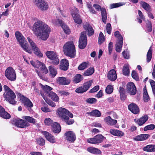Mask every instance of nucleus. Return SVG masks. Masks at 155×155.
Masks as SVG:
<instances>
[{
  "instance_id": "nucleus-11",
  "label": "nucleus",
  "mask_w": 155,
  "mask_h": 155,
  "mask_svg": "<svg viewBox=\"0 0 155 155\" xmlns=\"http://www.w3.org/2000/svg\"><path fill=\"white\" fill-rule=\"evenodd\" d=\"M3 95L5 99L10 104H15L16 103V101L15 100L16 96L12 91L6 94L4 93Z\"/></svg>"
},
{
  "instance_id": "nucleus-19",
  "label": "nucleus",
  "mask_w": 155,
  "mask_h": 155,
  "mask_svg": "<svg viewBox=\"0 0 155 155\" xmlns=\"http://www.w3.org/2000/svg\"><path fill=\"white\" fill-rule=\"evenodd\" d=\"M129 110L132 113L135 114L139 113L140 109L137 105L134 103L130 104L128 106Z\"/></svg>"
},
{
  "instance_id": "nucleus-52",
  "label": "nucleus",
  "mask_w": 155,
  "mask_h": 155,
  "mask_svg": "<svg viewBox=\"0 0 155 155\" xmlns=\"http://www.w3.org/2000/svg\"><path fill=\"white\" fill-rule=\"evenodd\" d=\"M104 36L102 32L100 33L99 38H98V42L100 44H101L104 41Z\"/></svg>"
},
{
  "instance_id": "nucleus-31",
  "label": "nucleus",
  "mask_w": 155,
  "mask_h": 155,
  "mask_svg": "<svg viewBox=\"0 0 155 155\" xmlns=\"http://www.w3.org/2000/svg\"><path fill=\"white\" fill-rule=\"evenodd\" d=\"M105 120L107 124L111 125H115L117 123V120L112 119L110 116L106 117L105 119Z\"/></svg>"
},
{
  "instance_id": "nucleus-6",
  "label": "nucleus",
  "mask_w": 155,
  "mask_h": 155,
  "mask_svg": "<svg viewBox=\"0 0 155 155\" xmlns=\"http://www.w3.org/2000/svg\"><path fill=\"white\" fill-rule=\"evenodd\" d=\"M114 36L118 39L117 41L116 44V51L117 52H120L121 51L123 44V38L118 31H115L114 34Z\"/></svg>"
},
{
  "instance_id": "nucleus-35",
  "label": "nucleus",
  "mask_w": 155,
  "mask_h": 155,
  "mask_svg": "<svg viewBox=\"0 0 155 155\" xmlns=\"http://www.w3.org/2000/svg\"><path fill=\"white\" fill-rule=\"evenodd\" d=\"M94 69L93 67H90L83 74V75L84 76H88L91 75L94 72Z\"/></svg>"
},
{
  "instance_id": "nucleus-60",
  "label": "nucleus",
  "mask_w": 155,
  "mask_h": 155,
  "mask_svg": "<svg viewBox=\"0 0 155 155\" xmlns=\"http://www.w3.org/2000/svg\"><path fill=\"white\" fill-rule=\"evenodd\" d=\"M99 89V86H96L89 91V93H94L97 91Z\"/></svg>"
},
{
  "instance_id": "nucleus-62",
  "label": "nucleus",
  "mask_w": 155,
  "mask_h": 155,
  "mask_svg": "<svg viewBox=\"0 0 155 155\" xmlns=\"http://www.w3.org/2000/svg\"><path fill=\"white\" fill-rule=\"evenodd\" d=\"M4 89L5 91V94H6L9 92H10L11 91H12V90L8 86H6V85H4L3 86Z\"/></svg>"
},
{
  "instance_id": "nucleus-54",
  "label": "nucleus",
  "mask_w": 155,
  "mask_h": 155,
  "mask_svg": "<svg viewBox=\"0 0 155 155\" xmlns=\"http://www.w3.org/2000/svg\"><path fill=\"white\" fill-rule=\"evenodd\" d=\"M155 126L153 124H151L148 125L144 127V130L146 131L148 130H152L155 128Z\"/></svg>"
},
{
  "instance_id": "nucleus-36",
  "label": "nucleus",
  "mask_w": 155,
  "mask_h": 155,
  "mask_svg": "<svg viewBox=\"0 0 155 155\" xmlns=\"http://www.w3.org/2000/svg\"><path fill=\"white\" fill-rule=\"evenodd\" d=\"M89 115L95 117H99L101 116V113L98 110L95 109L91 112L88 113Z\"/></svg>"
},
{
  "instance_id": "nucleus-27",
  "label": "nucleus",
  "mask_w": 155,
  "mask_h": 155,
  "mask_svg": "<svg viewBox=\"0 0 155 155\" xmlns=\"http://www.w3.org/2000/svg\"><path fill=\"white\" fill-rule=\"evenodd\" d=\"M149 136L148 134H142L136 136L134 140L137 141H142L147 139Z\"/></svg>"
},
{
  "instance_id": "nucleus-18",
  "label": "nucleus",
  "mask_w": 155,
  "mask_h": 155,
  "mask_svg": "<svg viewBox=\"0 0 155 155\" xmlns=\"http://www.w3.org/2000/svg\"><path fill=\"white\" fill-rule=\"evenodd\" d=\"M66 139L71 142H74L75 140L76 137L75 134L72 131H69L65 133Z\"/></svg>"
},
{
  "instance_id": "nucleus-14",
  "label": "nucleus",
  "mask_w": 155,
  "mask_h": 155,
  "mask_svg": "<svg viewBox=\"0 0 155 155\" xmlns=\"http://www.w3.org/2000/svg\"><path fill=\"white\" fill-rule=\"evenodd\" d=\"M71 13L75 22L78 24H81L82 23V20L78 14V9L76 8H74Z\"/></svg>"
},
{
  "instance_id": "nucleus-23",
  "label": "nucleus",
  "mask_w": 155,
  "mask_h": 155,
  "mask_svg": "<svg viewBox=\"0 0 155 155\" xmlns=\"http://www.w3.org/2000/svg\"><path fill=\"white\" fill-rule=\"evenodd\" d=\"M43 134L45 135V138L50 142L54 143L55 142V140L54 137L50 133L46 131L43 132Z\"/></svg>"
},
{
  "instance_id": "nucleus-33",
  "label": "nucleus",
  "mask_w": 155,
  "mask_h": 155,
  "mask_svg": "<svg viewBox=\"0 0 155 155\" xmlns=\"http://www.w3.org/2000/svg\"><path fill=\"white\" fill-rule=\"evenodd\" d=\"M140 4L143 8L147 12H150L151 11L150 6L147 3L144 2H140Z\"/></svg>"
},
{
  "instance_id": "nucleus-53",
  "label": "nucleus",
  "mask_w": 155,
  "mask_h": 155,
  "mask_svg": "<svg viewBox=\"0 0 155 155\" xmlns=\"http://www.w3.org/2000/svg\"><path fill=\"white\" fill-rule=\"evenodd\" d=\"M131 75L132 78L136 81H139V79L136 72L133 71L132 72Z\"/></svg>"
},
{
  "instance_id": "nucleus-48",
  "label": "nucleus",
  "mask_w": 155,
  "mask_h": 155,
  "mask_svg": "<svg viewBox=\"0 0 155 155\" xmlns=\"http://www.w3.org/2000/svg\"><path fill=\"white\" fill-rule=\"evenodd\" d=\"M123 72V74L125 75H128L129 74L130 71L128 65H127L124 67Z\"/></svg>"
},
{
  "instance_id": "nucleus-4",
  "label": "nucleus",
  "mask_w": 155,
  "mask_h": 155,
  "mask_svg": "<svg viewBox=\"0 0 155 155\" xmlns=\"http://www.w3.org/2000/svg\"><path fill=\"white\" fill-rule=\"evenodd\" d=\"M15 35L18 42L24 50L28 53L31 54L32 50L28 46V44L25 42V39L22 35L19 32L16 31L15 33Z\"/></svg>"
},
{
  "instance_id": "nucleus-43",
  "label": "nucleus",
  "mask_w": 155,
  "mask_h": 155,
  "mask_svg": "<svg viewBox=\"0 0 155 155\" xmlns=\"http://www.w3.org/2000/svg\"><path fill=\"white\" fill-rule=\"evenodd\" d=\"M83 79L82 76L80 74H77L74 77V81L75 83H77L81 81Z\"/></svg>"
},
{
  "instance_id": "nucleus-64",
  "label": "nucleus",
  "mask_w": 155,
  "mask_h": 155,
  "mask_svg": "<svg viewBox=\"0 0 155 155\" xmlns=\"http://www.w3.org/2000/svg\"><path fill=\"white\" fill-rule=\"evenodd\" d=\"M122 55L124 57L127 59H128L129 58V55L128 53L126 52L125 51H124L122 52Z\"/></svg>"
},
{
  "instance_id": "nucleus-22",
  "label": "nucleus",
  "mask_w": 155,
  "mask_h": 155,
  "mask_svg": "<svg viewBox=\"0 0 155 155\" xmlns=\"http://www.w3.org/2000/svg\"><path fill=\"white\" fill-rule=\"evenodd\" d=\"M69 66L68 61L66 59H62L60 61V68L63 70H67Z\"/></svg>"
},
{
  "instance_id": "nucleus-45",
  "label": "nucleus",
  "mask_w": 155,
  "mask_h": 155,
  "mask_svg": "<svg viewBox=\"0 0 155 155\" xmlns=\"http://www.w3.org/2000/svg\"><path fill=\"white\" fill-rule=\"evenodd\" d=\"M113 91V87L110 85H109L107 86L105 89L106 93L108 94H110L112 93Z\"/></svg>"
},
{
  "instance_id": "nucleus-10",
  "label": "nucleus",
  "mask_w": 155,
  "mask_h": 155,
  "mask_svg": "<svg viewBox=\"0 0 155 155\" xmlns=\"http://www.w3.org/2000/svg\"><path fill=\"white\" fill-rule=\"evenodd\" d=\"M105 137L101 134H98L92 138L87 139V141L91 144H98L101 143Z\"/></svg>"
},
{
  "instance_id": "nucleus-58",
  "label": "nucleus",
  "mask_w": 155,
  "mask_h": 155,
  "mask_svg": "<svg viewBox=\"0 0 155 155\" xmlns=\"http://www.w3.org/2000/svg\"><path fill=\"white\" fill-rule=\"evenodd\" d=\"M52 122V120L49 118H45L44 121L45 124L48 125H51L53 123Z\"/></svg>"
},
{
  "instance_id": "nucleus-9",
  "label": "nucleus",
  "mask_w": 155,
  "mask_h": 155,
  "mask_svg": "<svg viewBox=\"0 0 155 155\" xmlns=\"http://www.w3.org/2000/svg\"><path fill=\"white\" fill-rule=\"evenodd\" d=\"M5 75L10 80L14 81L16 79V75L15 71L11 67H9L6 69Z\"/></svg>"
},
{
  "instance_id": "nucleus-42",
  "label": "nucleus",
  "mask_w": 155,
  "mask_h": 155,
  "mask_svg": "<svg viewBox=\"0 0 155 155\" xmlns=\"http://www.w3.org/2000/svg\"><path fill=\"white\" fill-rule=\"evenodd\" d=\"M143 97L144 101L145 102H148L150 100L146 87L143 88Z\"/></svg>"
},
{
  "instance_id": "nucleus-13",
  "label": "nucleus",
  "mask_w": 155,
  "mask_h": 155,
  "mask_svg": "<svg viewBox=\"0 0 155 155\" xmlns=\"http://www.w3.org/2000/svg\"><path fill=\"white\" fill-rule=\"evenodd\" d=\"M52 22L56 25H60L65 33L67 34H69L70 32V29L62 21L59 19H54L52 20Z\"/></svg>"
},
{
  "instance_id": "nucleus-7",
  "label": "nucleus",
  "mask_w": 155,
  "mask_h": 155,
  "mask_svg": "<svg viewBox=\"0 0 155 155\" xmlns=\"http://www.w3.org/2000/svg\"><path fill=\"white\" fill-rule=\"evenodd\" d=\"M27 39L32 50L34 51V53L39 57H42V54L40 51L35 43L29 37H27Z\"/></svg>"
},
{
  "instance_id": "nucleus-25",
  "label": "nucleus",
  "mask_w": 155,
  "mask_h": 155,
  "mask_svg": "<svg viewBox=\"0 0 155 155\" xmlns=\"http://www.w3.org/2000/svg\"><path fill=\"white\" fill-rule=\"evenodd\" d=\"M52 129L53 132L58 133L61 131V129L59 124L57 122H54L51 124Z\"/></svg>"
},
{
  "instance_id": "nucleus-50",
  "label": "nucleus",
  "mask_w": 155,
  "mask_h": 155,
  "mask_svg": "<svg viewBox=\"0 0 155 155\" xmlns=\"http://www.w3.org/2000/svg\"><path fill=\"white\" fill-rule=\"evenodd\" d=\"M43 89L45 91V92L47 94V95L49 94V93L51 92V91L52 88L49 86L46 85L45 86H43Z\"/></svg>"
},
{
  "instance_id": "nucleus-16",
  "label": "nucleus",
  "mask_w": 155,
  "mask_h": 155,
  "mask_svg": "<svg viewBox=\"0 0 155 155\" xmlns=\"http://www.w3.org/2000/svg\"><path fill=\"white\" fill-rule=\"evenodd\" d=\"M127 91L130 95H134L136 94L137 92L136 88L133 83L130 82L127 84Z\"/></svg>"
},
{
  "instance_id": "nucleus-5",
  "label": "nucleus",
  "mask_w": 155,
  "mask_h": 155,
  "mask_svg": "<svg viewBox=\"0 0 155 155\" xmlns=\"http://www.w3.org/2000/svg\"><path fill=\"white\" fill-rule=\"evenodd\" d=\"M46 55L48 58L52 61V63L54 65H57L59 63L57 53L54 51H48L46 52Z\"/></svg>"
},
{
  "instance_id": "nucleus-21",
  "label": "nucleus",
  "mask_w": 155,
  "mask_h": 155,
  "mask_svg": "<svg viewBox=\"0 0 155 155\" xmlns=\"http://www.w3.org/2000/svg\"><path fill=\"white\" fill-rule=\"evenodd\" d=\"M58 83L61 85H67L69 84L71 82L70 80L64 77H59L57 79Z\"/></svg>"
},
{
  "instance_id": "nucleus-26",
  "label": "nucleus",
  "mask_w": 155,
  "mask_h": 155,
  "mask_svg": "<svg viewBox=\"0 0 155 155\" xmlns=\"http://www.w3.org/2000/svg\"><path fill=\"white\" fill-rule=\"evenodd\" d=\"M84 28L86 31L88 32V35L91 36L94 34V31L91 26L89 24L86 23L84 25Z\"/></svg>"
},
{
  "instance_id": "nucleus-15",
  "label": "nucleus",
  "mask_w": 155,
  "mask_h": 155,
  "mask_svg": "<svg viewBox=\"0 0 155 155\" xmlns=\"http://www.w3.org/2000/svg\"><path fill=\"white\" fill-rule=\"evenodd\" d=\"M15 124L18 127L25 128L29 126V124L26 121L21 119L15 120Z\"/></svg>"
},
{
  "instance_id": "nucleus-40",
  "label": "nucleus",
  "mask_w": 155,
  "mask_h": 155,
  "mask_svg": "<svg viewBox=\"0 0 155 155\" xmlns=\"http://www.w3.org/2000/svg\"><path fill=\"white\" fill-rule=\"evenodd\" d=\"M148 117L147 115H145L140 118L137 121V124L139 125H141L144 124L147 120Z\"/></svg>"
},
{
  "instance_id": "nucleus-51",
  "label": "nucleus",
  "mask_w": 155,
  "mask_h": 155,
  "mask_svg": "<svg viewBox=\"0 0 155 155\" xmlns=\"http://www.w3.org/2000/svg\"><path fill=\"white\" fill-rule=\"evenodd\" d=\"M86 101L88 104H95L97 101V100L94 98H89L86 100Z\"/></svg>"
},
{
  "instance_id": "nucleus-56",
  "label": "nucleus",
  "mask_w": 155,
  "mask_h": 155,
  "mask_svg": "<svg viewBox=\"0 0 155 155\" xmlns=\"http://www.w3.org/2000/svg\"><path fill=\"white\" fill-rule=\"evenodd\" d=\"M123 4L121 3H117L111 4L110 5V8H115L118 7L119 6L123 5Z\"/></svg>"
},
{
  "instance_id": "nucleus-12",
  "label": "nucleus",
  "mask_w": 155,
  "mask_h": 155,
  "mask_svg": "<svg viewBox=\"0 0 155 155\" xmlns=\"http://www.w3.org/2000/svg\"><path fill=\"white\" fill-rule=\"evenodd\" d=\"M35 5L41 10H47L48 8V4L44 0H33Z\"/></svg>"
},
{
  "instance_id": "nucleus-46",
  "label": "nucleus",
  "mask_w": 155,
  "mask_h": 155,
  "mask_svg": "<svg viewBox=\"0 0 155 155\" xmlns=\"http://www.w3.org/2000/svg\"><path fill=\"white\" fill-rule=\"evenodd\" d=\"M36 142L37 144L41 146L44 145L45 143V140L42 138H38L36 139Z\"/></svg>"
},
{
  "instance_id": "nucleus-37",
  "label": "nucleus",
  "mask_w": 155,
  "mask_h": 155,
  "mask_svg": "<svg viewBox=\"0 0 155 155\" xmlns=\"http://www.w3.org/2000/svg\"><path fill=\"white\" fill-rule=\"evenodd\" d=\"M101 12L102 21L104 23L106 24L107 18L106 10L104 8H103L101 9Z\"/></svg>"
},
{
  "instance_id": "nucleus-57",
  "label": "nucleus",
  "mask_w": 155,
  "mask_h": 155,
  "mask_svg": "<svg viewBox=\"0 0 155 155\" xmlns=\"http://www.w3.org/2000/svg\"><path fill=\"white\" fill-rule=\"evenodd\" d=\"M147 28L148 32H151L152 30V26L151 22L148 21L147 23Z\"/></svg>"
},
{
  "instance_id": "nucleus-61",
  "label": "nucleus",
  "mask_w": 155,
  "mask_h": 155,
  "mask_svg": "<svg viewBox=\"0 0 155 155\" xmlns=\"http://www.w3.org/2000/svg\"><path fill=\"white\" fill-rule=\"evenodd\" d=\"M150 84L152 87L153 93L155 96V82L153 81L150 82Z\"/></svg>"
},
{
  "instance_id": "nucleus-44",
  "label": "nucleus",
  "mask_w": 155,
  "mask_h": 155,
  "mask_svg": "<svg viewBox=\"0 0 155 155\" xmlns=\"http://www.w3.org/2000/svg\"><path fill=\"white\" fill-rule=\"evenodd\" d=\"M147 61L148 62H149L150 61L152 57V50L151 49V47L147 53Z\"/></svg>"
},
{
  "instance_id": "nucleus-8",
  "label": "nucleus",
  "mask_w": 155,
  "mask_h": 155,
  "mask_svg": "<svg viewBox=\"0 0 155 155\" xmlns=\"http://www.w3.org/2000/svg\"><path fill=\"white\" fill-rule=\"evenodd\" d=\"M87 44V37L85 31L81 33L79 41V47L81 49H83L86 46Z\"/></svg>"
},
{
  "instance_id": "nucleus-20",
  "label": "nucleus",
  "mask_w": 155,
  "mask_h": 155,
  "mask_svg": "<svg viewBox=\"0 0 155 155\" xmlns=\"http://www.w3.org/2000/svg\"><path fill=\"white\" fill-rule=\"evenodd\" d=\"M107 77L108 78L110 81H115L117 77L115 70L113 69L110 70L108 73Z\"/></svg>"
},
{
  "instance_id": "nucleus-29",
  "label": "nucleus",
  "mask_w": 155,
  "mask_h": 155,
  "mask_svg": "<svg viewBox=\"0 0 155 155\" xmlns=\"http://www.w3.org/2000/svg\"><path fill=\"white\" fill-rule=\"evenodd\" d=\"M144 151L147 152H155V145H149L143 148Z\"/></svg>"
},
{
  "instance_id": "nucleus-30",
  "label": "nucleus",
  "mask_w": 155,
  "mask_h": 155,
  "mask_svg": "<svg viewBox=\"0 0 155 155\" xmlns=\"http://www.w3.org/2000/svg\"><path fill=\"white\" fill-rule=\"evenodd\" d=\"M88 151L94 154H101V151L97 148L94 147H89L87 149Z\"/></svg>"
},
{
  "instance_id": "nucleus-47",
  "label": "nucleus",
  "mask_w": 155,
  "mask_h": 155,
  "mask_svg": "<svg viewBox=\"0 0 155 155\" xmlns=\"http://www.w3.org/2000/svg\"><path fill=\"white\" fill-rule=\"evenodd\" d=\"M87 63L86 62H83L78 67V69L80 70H84L87 67Z\"/></svg>"
},
{
  "instance_id": "nucleus-49",
  "label": "nucleus",
  "mask_w": 155,
  "mask_h": 155,
  "mask_svg": "<svg viewBox=\"0 0 155 155\" xmlns=\"http://www.w3.org/2000/svg\"><path fill=\"white\" fill-rule=\"evenodd\" d=\"M41 70V71L42 73L45 74H47L48 72V70L45 65L44 64L42 63L41 65L39 68Z\"/></svg>"
},
{
  "instance_id": "nucleus-2",
  "label": "nucleus",
  "mask_w": 155,
  "mask_h": 155,
  "mask_svg": "<svg viewBox=\"0 0 155 155\" xmlns=\"http://www.w3.org/2000/svg\"><path fill=\"white\" fill-rule=\"evenodd\" d=\"M58 113L60 117L68 125H71L74 123L73 119H70L68 116L72 118L73 114L64 108L60 107L58 109Z\"/></svg>"
},
{
  "instance_id": "nucleus-41",
  "label": "nucleus",
  "mask_w": 155,
  "mask_h": 155,
  "mask_svg": "<svg viewBox=\"0 0 155 155\" xmlns=\"http://www.w3.org/2000/svg\"><path fill=\"white\" fill-rule=\"evenodd\" d=\"M93 81L92 80H90L83 84L82 86L86 91L88 90L91 85Z\"/></svg>"
},
{
  "instance_id": "nucleus-59",
  "label": "nucleus",
  "mask_w": 155,
  "mask_h": 155,
  "mask_svg": "<svg viewBox=\"0 0 155 155\" xmlns=\"http://www.w3.org/2000/svg\"><path fill=\"white\" fill-rule=\"evenodd\" d=\"M106 29L107 32L109 34H111V24L110 23H107L106 25Z\"/></svg>"
},
{
  "instance_id": "nucleus-63",
  "label": "nucleus",
  "mask_w": 155,
  "mask_h": 155,
  "mask_svg": "<svg viewBox=\"0 0 155 155\" xmlns=\"http://www.w3.org/2000/svg\"><path fill=\"white\" fill-rule=\"evenodd\" d=\"M113 47V43L111 42H110L108 44V50L109 54H110L111 53Z\"/></svg>"
},
{
  "instance_id": "nucleus-1",
  "label": "nucleus",
  "mask_w": 155,
  "mask_h": 155,
  "mask_svg": "<svg viewBox=\"0 0 155 155\" xmlns=\"http://www.w3.org/2000/svg\"><path fill=\"white\" fill-rule=\"evenodd\" d=\"M50 30V28L46 24L40 21L34 24L32 29L34 34L44 41L48 38Z\"/></svg>"
},
{
  "instance_id": "nucleus-3",
  "label": "nucleus",
  "mask_w": 155,
  "mask_h": 155,
  "mask_svg": "<svg viewBox=\"0 0 155 155\" xmlns=\"http://www.w3.org/2000/svg\"><path fill=\"white\" fill-rule=\"evenodd\" d=\"M63 49L64 54L71 58H74L76 55V50L73 41L67 42L64 45Z\"/></svg>"
},
{
  "instance_id": "nucleus-39",
  "label": "nucleus",
  "mask_w": 155,
  "mask_h": 155,
  "mask_svg": "<svg viewBox=\"0 0 155 155\" xmlns=\"http://www.w3.org/2000/svg\"><path fill=\"white\" fill-rule=\"evenodd\" d=\"M48 96L55 101H58L59 100L58 97L55 93L53 92H50Z\"/></svg>"
},
{
  "instance_id": "nucleus-28",
  "label": "nucleus",
  "mask_w": 155,
  "mask_h": 155,
  "mask_svg": "<svg viewBox=\"0 0 155 155\" xmlns=\"http://www.w3.org/2000/svg\"><path fill=\"white\" fill-rule=\"evenodd\" d=\"M110 132L111 134L115 136L122 137L124 135V133L123 132L116 129H110Z\"/></svg>"
},
{
  "instance_id": "nucleus-55",
  "label": "nucleus",
  "mask_w": 155,
  "mask_h": 155,
  "mask_svg": "<svg viewBox=\"0 0 155 155\" xmlns=\"http://www.w3.org/2000/svg\"><path fill=\"white\" fill-rule=\"evenodd\" d=\"M75 92L78 93H83L86 91L82 86L79 87L75 90Z\"/></svg>"
},
{
  "instance_id": "nucleus-17",
  "label": "nucleus",
  "mask_w": 155,
  "mask_h": 155,
  "mask_svg": "<svg viewBox=\"0 0 155 155\" xmlns=\"http://www.w3.org/2000/svg\"><path fill=\"white\" fill-rule=\"evenodd\" d=\"M17 95L21 97H23L22 101L25 107H31L33 106V104L29 99L24 97L20 93H18Z\"/></svg>"
},
{
  "instance_id": "nucleus-32",
  "label": "nucleus",
  "mask_w": 155,
  "mask_h": 155,
  "mask_svg": "<svg viewBox=\"0 0 155 155\" xmlns=\"http://www.w3.org/2000/svg\"><path fill=\"white\" fill-rule=\"evenodd\" d=\"M119 90L120 94V98L122 101H124L126 97L125 95V90L124 88L121 87H119Z\"/></svg>"
},
{
  "instance_id": "nucleus-24",
  "label": "nucleus",
  "mask_w": 155,
  "mask_h": 155,
  "mask_svg": "<svg viewBox=\"0 0 155 155\" xmlns=\"http://www.w3.org/2000/svg\"><path fill=\"white\" fill-rule=\"evenodd\" d=\"M0 117L6 119H8L11 117L10 114L6 112L5 109L0 105Z\"/></svg>"
},
{
  "instance_id": "nucleus-38",
  "label": "nucleus",
  "mask_w": 155,
  "mask_h": 155,
  "mask_svg": "<svg viewBox=\"0 0 155 155\" xmlns=\"http://www.w3.org/2000/svg\"><path fill=\"white\" fill-rule=\"evenodd\" d=\"M48 69L51 77L54 78L57 73L56 69L52 66H49Z\"/></svg>"
},
{
  "instance_id": "nucleus-34",
  "label": "nucleus",
  "mask_w": 155,
  "mask_h": 155,
  "mask_svg": "<svg viewBox=\"0 0 155 155\" xmlns=\"http://www.w3.org/2000/svg\"><path fill=\"white\" fill-rule=\"evenodd\" d=\"M22 118L26 120L28 122L33 124H35L36 123V120L30 116H24L22 117Z\"/></svg>"
}]
</instances>
